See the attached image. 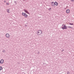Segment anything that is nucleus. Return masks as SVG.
<instances>
[{
    "label": "nucleus",
    "instance_id": "ddd939ff",
    "mask_svg": "<svg viewBox=\"0 0 74 74\" xmlns=\"http://www.w3.org/2000/svg\"><path fill=\"white\" fill-rule=\"evenodd\" d=\"M14 3L15 4H16L17 3H16V1H15L14 2Z\"/></svg>",
    "mask_w": 74,
    "mask_h": 74
},
{
    "label": "nucleus",
    "instance_id": "20e7f679",
    "mask_svg": "<svg viewBox=\"0 0 74 74\" xmlns=\"http://www.w3.org/2000/svg\"><path fill=\"white\" fill-rule=\"evenodd\" d=\"M5 36L6 38H8L9 37H10V34H8V33H7L5 34Z\"/></svg>",
    "mask_w": 74,
    "mask_h": 74
},
{
    "label": "nucleus",
    "instance_id": "393cba45",
    "mask_svg": "<svg viewBox=\"0 0 74 74\" xmlns=\"http://www.w3.org/2000/svg\"><path fill=\"white\" fill-rule=\"evenodd\" d=\"M0 63H1V62H0Z\"/></svg>",
    "mask_w": 74,
    "mask_h": 74
},
{
    "label": "nucleus",
    "instance_id": "6e6552de",
    "mask_svg": "<svg viewBox=\"0 0 74 74\" xmlns=\"http://www.w3.org/2000/svg\"><path fill=\"white\" fill-rule=\"evenodd\" d=\"M54 4L56 5H58V3H57L56 2H55L54 3Z\"/></svg>",
    "mask_w": 74,
    "mask_h": 74
},
{
    "label": "nucleus",
    "instance_id": "dca6fc26",
    "mask_svg": "<svg viewBox=\"0 0 74 74\" xmlns=\"http://www.w3.org/2000/svg\"><path fill=\"white\" fill-rule=\"evenodd\" d=\"M49 10H51V8H49Z\"/></svg>",
    "mask_w": 74,
    "mask_h": 74
},
{
    "label": "nucleus",
    "instance_id": "0eeeda50",
    "mask_svg": "<svg viewBox=\"0 0 74 74\" xmlns=\"http://www.w3.org/2000/svg\"><path fill=\"white\" fill-rule=\"evenodd\" d=\"M0 62L1 63V64H2V63H3V62H4V60H3V59H2L0 61Z\"/></svg>",
    "mask_w": 74,
    "mask_h": 74
},
{
    "label": "nucleus",
    "instance_id": "2eb2a0df",
    "mask_svg": "<svg viewBox=\"0 0 74 74\" xmlns=\"http://www.w3.org/2000/svg\"><path fill=\"white\" fill-rule=\"evenodd\" d=\"M67 74H70V72L68 71L67 72Z\"/></svg>",
    "mask_w": 74,
    "mask_h": 74
},
{
    "label": "nucleus",
    "instance_id": "b1692460",
    "mask_svg": "<svg viewBox=\"0 0 74 74\" xmlns=\"http://www.w3.org/2000/svg\"><path fill=\"white\" fill-rule=\"evenodd\" d=\"M25 26L27 27V25H25Z\"/></svg>",
    "mask_w": 74,
    "mask_h": 74
},
{
    "label": "nucleus",
    "instance_id": "423d86ee",
    "mask_svg": "<svg viewBox=\"0 0 74 74\" xmlns=\"http://www.w3.org/2000/svg\"><path fill=\"white\" fill-rule=\"evenodd\" d=\"M66 13H67V14H69V13L70 12V10L69 9H67L66 10Z\"/></svg>",
    "mask_w": 74,
    "mask_h": 74
},
{
    "label": "nucleus",
    "instance_id": "6ab92c4d",
    "mask_svg": "<svg viewBox=\"0 0 74 74\" xmlns=\"http://www.w3.org/2000/svg\"><path fill=\"white\" fill-rule=\"evenodd\" d=\"M63 51H64V49H63L61 51V52H63Z\"/></svg>",
    "mask_w": 74,
    "mask_h": 74
},
{
    "label": "nucleus",
    "instance_id": "f3484780",
    "mask_svg": "<svg viewBox=\"0 0 74 74\" xmlns=\"http://www.w3.org/2000/svg\"><path fill=\"white\" fill-rule=\"evenodd\" d=\"M68 27L69 28H72L71 27Z\"/></svg>",
    "mask_w": 74,
    "mask_h": 74
},
{
    "label": "nucleus",
    "instance_id": "9b49d317",
    "mask_svg": "<svg viewBox=\"0 0 74 74\" xmlns=\"http://www.w3.org/2000/svg\"><path fill=\"white\" fill-rule=\"evenodd\" d=\"M3 69V68H2V67L1 66H0V71Z\"/></svg>",
    "mask_w": 74,
    "mask_h": 74
},
{
    "label": "nucleus",
    "instance_id": "412c9836",
    "mask_svg": "<svg viewBox=\"0 0 74 74\" xmlns=\"http://www.w3.org/2000/svg\"><path fill=\"white\" fill-rule=\"evenodd\" d=\"M74 0H71V1H74Z\"/></svg>",
    "mask_w": 74,
    "mask_h": 74
},
{
    "label": "nucleus",
    "instance_id": "39448f33",
    "mask_svg": "<svg viewBox=\"0 0 74 74\" xmlns=\"http://www.w3.org/2000/svg\"><path fill=\"white\" fill-rule=\"evenodd\" d=\"M24 11H25V12H26L27 14H28L29 15H30V13H29V12H28V11H27V10H25V9H24Z\"/></svg>",
    "mask_w": 74,
    "mask_h": 74
},
{
    "label": "nucleus",
    "instance_id": "9d476101",
    "mask_svg": "<svg viewBox=\"0 0 74 74\" xmlns=\"http://www.w3.org/2000/svg\"><path fill=\"white\" fill-rule=\"evenodd\" d=\"M51 5V6H52V7H54V6H55V3L52 4Z\"/></svg>",
    "mask_w": 74,
    "mask_h": 74
},
{
    "label": "nucleus",
    "instance_id": "7ed1b4c3",
    "mask_svg": "<svg viewBox=\"0 0 74 74\" xmlns=\"http://www.w3.org/2000/svg\"><path fill=\"white\" fill-rule=\"evenodd\" d=\"M22 15H23V16H24L25 18H27V17H28V15L26 14L25 13L22 12Z\"/></svg>",
    "mask_w": 74,
    "mask_h": 74
},
{
    "label": "nucleus",
    "instance_id": "f257e3e1",
    "mask_svg": "<svg viewBox=\"0 0 74 74\" xmlns=\"http://www.w3.org/2000/svg\"><path fill=\"white\" fill-rule=\"evenodd\" d=\"M37 34V35H41V34H42V30L41 29L38 30Z\"/></svg>",
    "mask_w": 74,
    "mask_h": 74
},
{
    "label": "nucleus",
    "instance_id": "4468645a",
    "mask_svg": "<svg viewBox=\"0 0 74 74\" xmlns=\"http://www.w3.org/2000/svg\"><path fill=\"white\" fill-rule=\"evenodd\" d=\"M3 52H5V50H3Z\"/></svg>",
    "mask_w": 74,
    "mask_h": 74
},
{
    "label": "nucleus",
    "instance_id": "aec40b11",
    "mask_svg": "<svg viewBox=\"0 0 74 74\" xmlns=\"http://www.w3.org/2000/svg\"><path fill=\"white\" fill-rule=\"evenodd\" d=\"M40 53V52H38V53H37V54H39Z\"/></svg>",
    "mask_w": 74,
    "mask_h": 74
},
{
    "label": "nucleus",
    "instance_id": "a211bd4d",
    "mask_svg": "<svg viewBox=\"0 0 74 74\" xmlns=\"http://www.w3.org/2000/svg\"><path fill=\"white\" fill-rule=\"evenodd\" d=\"M6 4L7 5H9V3H6Z\"/></svg>",
    "mask_w": 74,
    "mask_h": 74
},
{
    "label": "nucleus",
    "instance_id": "1a4fd4ad",
    "mask_svg": "<svg viewBox=\"0 0 74 74\" xmlns=\"http://www.w3.org/2000/svg\"><path fill=\"white\" fill-rule=\"evenodd\" d=\"M7 12L8 13H10V9H8L7 10Z\"/></svg>",
    "mask_w": 74,
    "mask_h": 74
},
{
    "label": "nucleus",
    "instance_id": "f8f14e48",
    "mask_svg": "<svg viewBox=\"0 0 74 74\" xmlns=\"http://www.w3.org/2000/svg\"><path fill=\"white\" fill-rule=\"evenodd\" d=\"M69 25H73V23H69Z\"/></svg>",
    "mask_w": 74,
    "mask_h": 74
},
{
    "label": "nucleus",
    "instance_id": "5701e85b",
    "mask_svg": "<svg viewBox=\"0 0 74 74\" xmlns=\"http://www.w3.org/2000/svg\"><path fill=\"white\" fill-rule=\"evenodd\" d=\"M4 3H5V2H6V1H4Z\"/></svg>",
    "mask_w": 74,
    "mask_h": 74
},
{
    "label": "nucleus",
    "instance_id": "4be33fe9",
    "mask_svg": "<svg viewBox=\"0 0 74 74\" xmlns=\"http://www.w3.org/2000/svg\"><path fill=\"white\" fill-rule=\"evenodd\" d=\"M53 3H54V2H52V4H53Z\"/></svg>",
    "mask_w": 74,
    "mask_h": 74
},
{
    "label": "nucleus",
    "instance_id": "f03ea898",
    "mask_svg": "<svg viewBox=\"0 0 74 74\" xmlns=\"http://www.w3.org/2000/svg\"><path fill=\"white\" fill-rule=\"evenodd\" d=\"M62 29H67V26L66 25L62 24Z\"/></svg>",
    "mask_w": 74,
    "mask_h": 74
}]
</instances>
